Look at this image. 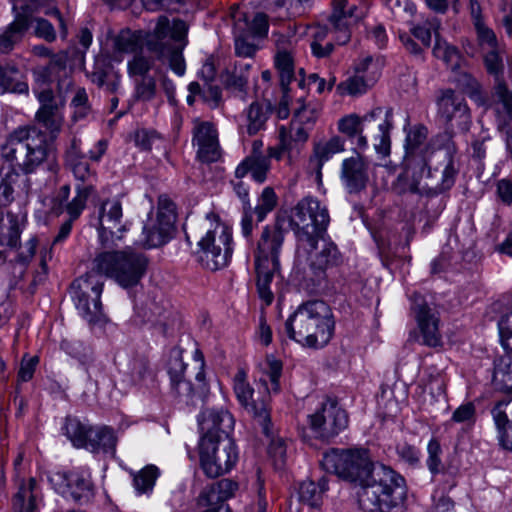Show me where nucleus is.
I'll list each match as a JSON object with an SVG mask.
<instances>
[{"instance_id": "nucleus-42", "label": "nucleus", "mask_w": 512, "mask_h": 512, "mask_svg": "<svg viewBox=\"0 0 512 512\" xmlns=\"http://www.w3.org/2000/svg\"><path fill=\"white\" fill-rule=\"evenodd\" d=\"M60 108L38 109L36 112V120L49 132L51 139H55L62 129L64 119Z\"/></svg>"}, {"instance_id": "nucleus-36", "label": "nucleus", "mask_w": 512, "mask_h": 512, "mask_svg": "<svg viewBox=\"0 0 512 512\" xmlns=\"http://www.w3.org/2000/svg\"><path fill=\"white\" fill-rule=\"evenodd\" d=\"M19 70L12 65H0V95L5 93H28L27 83L20 81Z\"/></svg>"}, {"instance_id": "nucleus-25", "label": "nucleus", "mask_w": 512, "mask_h": 512, "mask_svg": "<svg viewBox=\"0 0 512 512\" xmlns=\"http://www.w3.org/2000/svg\"><path fill=\"white\" fill-rule=\"evenodd\" d=\"M340 179L349 194H358L366 189L369 181V164L357 153L343 160Z\"/></svg>"}, {"instance_id": "nucleus-11", "label": "nucleus", "mask_w": 512, "mask_h": 512, "mask_svg": "<svg viewBox=\"0 0 512 512\" xmlns=\"http://www.w3.org/2000/svg\"><path fill=\"white\" fill-rule=\"evenodd\" d=\"M103 285L101 277L92 270L71 285V295L76 308L89 323H96L103 316L100 300Z\"/></svg>"}, {"instance_id": "nucleus-4", "label": "nucleus", "mask_w": 512, "mask_h": 512, "mask_svg": "<svg viewBox=\"0 0 512 512\" xmlns=\"http://www.w3.org/2000/svg\"><path fill=\"white\" fill-rule=\"evenodd\" d=\"M428 130L423 125L414 126L405 140L403 165L407 177H411L409 190L412 193L438 195L450 190L457 175L452 158L449 159L440 175L429 166L432 149L427 144Z\"/></svg>"}, {"instance_id": "nucleus-45", "label": "nucleus", "mask_w": 512, "mask_h": 512, "mask_svg": "<svg viewBox=\"0 0 512 512\" xmlns=\"http://www.w3.org/2000/svg\"><path fill=\"white\" fill-rule=\"evenodd\" d=\"M67 167L72 171L76 180L81 182L76 185L75 195H78V189L90 188L89 193H87L86 196L87 201L88 198L95 192V172L91 170L90 165L87 161L78 162Z\"/></svg>"}, {"instance_id": "nucleus-2", "label": "nucleus", "mask_w": 512, "mask_h": 512, "mask_svg": "<svg viewBox=\"0 0 512 512\" xmlns=\"http://www.w3.org/2000/svg\"><path fill=\"white\" fill-rule=\"evenodd\" d=\"M1 154L10 162L13 172H8L0 182V207L13 200V183L18 178L16 169L30 174L46 164L51 172L58 170L56 156L47 143L46 134L34 126L13 131L2 145Z\"/></svg>"}, {"instance_id": "nucleus-43", "label": "nucleus", "mask_w": 512, "mask_h": 512, "mask_svg": "<svg viewBox=\"0 0 512 512\" xmlns=\"http://www.w3.org/2000/svg\"><path fill=\"white\" fill-rule=\"evenodd\" d=\"M195 360L199 362L200 371L196 374L197 387H193V395L191 398L188 396H178L181 400H183L186 404L196 405L198 401L203 402L209 393L208 384L205 382V374L203 371L204 367V358L199 349L195 350Z\"/></svg>"}, {"instance_id": "nucleus-12", "label": "nucleus", "mask_w": 512, "mask_h": 512, "mask_svg": "<svg viewBox=\"0 0 512 512\" xmlns=\"http://www.w3.org/2000/svg\"><path fill=\"white\" fill-rule=\"evenodd\" d=\"M156 60H159L157 56L145 49L135 53L127 61V73L134 81V96L137 100L148 102L156 96Z\"/></svg>"}, {"instance_id": "nucleus-40", "label": "nucleus", "mask_w": 512, "mask_h": 512, "mask_svg": "<svg viewBox=\"0 0 512 512\" xmlns=\"http://www.w3.org/2000/svg\"><path fill=\"white\" fill-rule=\"evenodd\" d=\"M92 427L83 424L76 417L68 416L63 426L64 434L77 448H84L87 445Z\"/></svg>"}, {"instance_id": "nucleus-9", "label": "nucleus", "mask_w": 512, "mask_h": 512, "mask_svg": "<svg viewBox=\"0 0 512 512\" xmlns=\"http://www.w3.org/2000/svg\"><path fill=\"white\" fill-rule=\"evenodd\" d=\"M207 217H213L216 223L199 240L196 254L203 267L216 271L226 267L231 260L233 253L232 230L221 223L216 215L208 214Z\"/></svg>"}, {"instance_id": "nucleus-10", "label": "nucleus", "mask_w": 512, "mask_h": 512, "mask_svg": "<svg viewBox=\"0 0 512 512\" xmlns=\"http://www.w3.org/2000/svg\"><path fill=\"white\" fill-rule=\"evenodd\" d=\"M372 463L367 450L357 448H332L324 453L321 460V465L326 472L357 485Z\"/></svg>"}, {"instance_id": "nucleus-17", "label": "nucleus", "mask_w": 512, "mask_h": 512, "mask_svg": "<svg viewBox=\"0 0 512 512\" xmlns=\"http://www.w3.org/2000/svg\"><path fill=\"white\" fill-rule=\"evenodd\" d=\"M498 327L505 354L494 361L493 383L499 390L512 394V311L500 319Z\"/></svg>"}, {"instance_id": "nucleus-50", "label": "nucleus", "mask_w": 512, "mask_h": 512, "mask_svg": "<svg viewBox=\"0 0 512 512\" xmlns=\"http://www.w3.org/2000/svg\"><path fill=\"white\" fill-rule=\"evenodd\" d=\"M156 217L162 220V233L174 231L176 222L175 204L168 197H159Z\"/></svg>"}, {"instance_id": "nucleus-30", "label": "nucleus", "mask_w": 512, "mask_h": 512, "mask_svg": "<svg viewBox=\"0 0 512 512\" xmlns=\"http://www.w3.org/2000/svg\"><path fill=\"white\" fill-rule=\"evenodd\" d=\"M22 10V13H17L14 20L0 31V53L2 54L10 53L22 41L32 23L31 16L23 7Z\"/></svg>"}, {"instance_id": "nucleus-5", "label": "nucleus", "mask_w": 512, "mask_h": 512, "mask_svg": "<svg viewBox=\"0 0 512 512\" xmlns=\"http://www.w3.org/2000/svg\"><path fill=\"white\" fill-rule=\"evenodd\" d=\"M358 486L359 504L367 512H392L406 499L405 479L382 463L373 462Z\"/></svg>"}, {"instance_id": "nucleus-58", "label": "nucleus", "mask_w": 512, "mask_h": 512, "mask_svg": "<svg viewBox=\"0 0 512 512\" xmlns=\"http://www.w3.org/2000/svg\"><path fill=\"white\" fill-rule=\"evenodd\" d=\"M428 457L426 460L427 467L432 475L439 474L443 469L441 461L442 448L436 438H432L427 446Z\"/></svg>"}, {"instance_id": "nucleus-18", "label": "nucleus", "mask_w": 512, "mask_h": 512, "mask_svg": "<svg viewBox=\"0 0 512 512\" xmlns=\"http://www.w3.org/2000/svg\"><path fill=\"white\" fill-rule=\"evenodd\" d=\"M392 118V108L383 107H376L362 117L363 133L375 141L374 147L382 156H388L390 153Z\"/></svg>"}, {"instance_id": "nucleus-53", "label": "nucleus", "mask_w": 512, "mask_h": 512, "mask_svg": "<svg viewBox=\"0 0 512 512\" xmlns=\"http://www.w3.org/2000/svg\"><path fill=\"white\" fill-rule=\"evenodd\" d=\"M269 430L270 435L267 437L271 438V440L268 446V454L273 461L274 467L276 469H282L286 463L287 457L286 442L281 437H273L271 423L269 424Z\"/></svg>"}, {"instance_id": "nucleus-38", "label": "nucleus", "mask_w": 512, "mask_h": 512, "mask_svg": "<svg viewBox=\"0 0 512 512\" xmlns=\"http://www.w3.org/2000/svg\"><path fill=\"white\" fill-rule=\"evenodd\" d=\"M162 220L159 218H151L149 217L148 221L143 226V236L144 238L141 240L140 244L144 248H155L164 245L173 231H168L167 233H162Z\"/></svg>"}, {"instance_id": "nucleus-16", "label": "nucleus", "mask_w": 512, "mask_h": 512, "mask_svg": "<svg viewBox=\"0 0 512 512\" xmlns=\"http://www.w3.org/2000/svg\"><path fill=\"white\" fill-rule=\"evenodd\" d=\"M123 205L121 198L115 197L104 200L99 207L98 234L103 247L110 248L114 240H120L127 230L122 222Z\"/></svg>"}, {"instance_id": "nucleus-32", "label": "nucleus", "mask_w": 512, "mask_h": 512, "mask_svg": "<svg viewBox=\"0 0 512 512\" xmlns=\"http://www.w3.org/2000/svg\"><path fill=\"white\" fill-rule=\"evenodd\" d=\"M271 168V161L265 155L250 154L245 157L235 170V177L242 179L250 174L257 183H263L267 179V174Z\"/></svg>"}, {"instance_id": "nucleus-21", "label": "nucleus", "mask_w": 512, "mask_h": 512, "mask_svg": "<svg viewBox=\"0 0 512 512\" xmlns=\"http://www.w3.org/2000/svg\"><path fill=\"white\" fill-rule=\"evenodd\" d=\"M246 373L239 370L234 377V392L240 404L247 410L254 418L257 424L261 427L262 433L269 436L270 414L267 409V404L263 399L255 400L253 398V389L246 381Z\"/></svg>"}, {"instance_id": "nucleus-34", "label": "nucleus", "mask_w": 512, "mask_h": 512, "mask_svg": "<svg viewBox=\"0 0 512 512\" xmlns=\"http://www.w3.org/2000/svg\"><path fill=\"white\" fill-rule=\"evenodd\" d=\"M117 437L114 430L107 426L92 428L87 445L84 448L91 452H104L114 455L116 452Z\"/></svg>"}, {"instance_id": "nucleus-24", "label": "nucleus", "mask_w": 512, "mask_h": 512, "mask_svg": "<svg viewBox=\"0 0 512 512\" xmlns=\"http://www.w3.org/2000/svg\"><path fill=\"white\" fill-rule=\"evenodd\" d=\"M436 105L438 116L446 124L453 120L466 123L470 119V110L464 96L451 88L439 91Z\"/></svg>"}, {"instance_id": "nucleus-59", "label": "nucleus", "mask_w": 512, "mask_h": 512, "mask_svg": "<svg viewBox=\"0 0 512 512\" xmlns=\"http://www.w3.org/2000/svg\"><path fill=\"white\" fill-rule=\"evenodd\" d=\"M71 105L74 108V119H81L90 112V104L85 88H78L72 98Z\"/></svg>"}, {"instance_id": "nucleus-63", "label": "nucleus", "mask_w": 512, "mask_h": 512, "mask_svg": "<svg viewBox=\"0 0 512 512\" xmlns=\"http://www.w3.org/2000/svg\"><path fill=\"white\" fill-rule=\"evenodd\" d=\"M476 408L472 402L460 405L452 414L451 422L474 424Z\"/></svg>"}, {"instance_id": "nucleus-62", "label": "nucleus", "mask_w": 512, "mask_h": 512, "mask_svg": "<svg viewBox=\"0 0 512 512\" xmlns=\"http://www.w3.org/2000/svg\"><path fill=\"white\" fill-rule=\"evenodd\" d=\"M248 78V75L242 71V66H235L232 73H226L223 78V82L228 88L243 91L248 83Z\"/></svg>"}, {"instance_id": "nucleus-52", "label": "nucleus", "mask_w": 512, "mask_h": 512, "mask_svg": "<svg viewBox=\"0 0 512 512\" xmlns=\"http://www.w3.org/2000/svg\"><path fill=\"white\" fill-rule=\"evenodd\" d=\"M277 195L272 187H265L258 198V203L253 212L257 216V221L262 222L266 216L274 210L277 205Z\"/></svg>"}, {"instance_id": "nucleus-48", "label": "nucleus", "mask_w": 512, "mask_h": 512, "mask_svg": "<svg viewBox=\"0 0 512 512\" xmlns=\"http://www.w3.org/2000/svg\"><path fill=\"white\" fill-rule=\"evenodd\" d=\"M160 471L155 465H147L133 474V484L139 494L150 492L159 477Z\"/></svg>"}, {"instance_id": "nucleus-39", "label": "nucleus", "mask_w": 512, "mask_h": 512, "mask_svg": "<svg viewBox=\"0 0 512 512\" xmlns=\"http://www.w3.org/2000/svg\"><path fill=\"white\" fill-rule=\"evenodd\" d=\"M327 490L328 481L325 477L320 478L318 483L310 480L303 481L299 487V499L311 507H318Z\"/></svg>"}, {"instance_id": "nucleus-26", "label": "nucleus", "mask_w": 512, "mask_h": 512, "mask_svg": "<svg viewBox=\"0 0 512 512\" xmlns=\"http://www.w3.org/2000/svg\"><path fill=\"white\" fill-rule=\"evenodd\" d=\"M347 5V0L332 1V13L329 16V22L337 33L336 42L339 45H344L349 42L351 37L349 26L353 21H357L361 18V16L356 13L357 6L352 5L347 8Z\"/></svg>"}, {"instance_id": "nucleus-1", "label": "nucleus", "mask_w": 512, "mask_h": 512, "mask_svg": "<svg viewBox=\"0 0 512 512\" xmlns=\"http://www.w3.org/2000/svg\"><path fill=\"white\" fill-rule=\"evenodd\" d=\"M188 29L185 21L174 19L171 24L168 17L162 15L158 17L153 31L146 36L141 30H121L115 38V48L133 55L147 49L160 61H167L171 70L182 76L186 70L183 50L188 44Z\"/></svg>"}, {"instance_id": "nucleus-64", "label": "nucleus", "mask_w": 512, "mask_h": 512, "mask_svg": "<svg viewBox=\"0 0 512 512\" xmlns=\"http://www.w3.org/2000/svg\"><path fill=\"white\" fill-rule=\"evenodd\" d=\"M396 452L398 457L410 466H415L420 462V451L411 444L406 442L398 443L396 445Z\"/></svg>"}, {"instance_id": "nucleus-28", "label": "nucleus", "mask_w": 512, "mask_h": 512, "mask_svg": "<svg viewBox=\"0 0 512 512\" xmlns=\"http://www.w3.org/2000/svg\"><path fill=\"white\" fill-rule=\"evenodd\" d=\"M238 489V482L228 478L221 479L207 485L201 491L197 498V504L207 508L225 505L224 502L234 497Z\"/></svg>"}, {"instance_id": "nucleus-23", "label": "nucleus", "mask_w": 512, "mask_h": 512, "mask_svg": "<svg viewBox=\"0 0 512 512\" xmlns=\"http://www.w3.org/2000/svg\"><path fill=\"white\" fill-rule=\"evenodd\" d=\"M68 53L60 51L51 56L48 64L38 69V80L56 82L58 97H64L73 86V69L68 66Z\"/></svg>"}, {"instance_id": "nucleus-22", "label": "nucleus", "mask_w": 512, "mask_h": 512, "mask_svg": "<svg viewBox=\"0 0 512 512\" xmlns=\"http://www.w3.org/2000/svg\"><path fill=\"white\" fill-rule=\"evenodd\" d=\"M192 143L197 147V158L204 163L216 162L222 151L218 140V131L209 121L195 120L192 129Z\"/></svg>"}, {"instance_id": "nucleus-20", "label": "nucleus", "mask_w": 512, "mask_h": 512, "mask_svg": "<svg viewBox=\"0 0 512 512\" xmlns=\"http://www.w3.org/2000/svg\"><path fill=\"white\" fill-rule=\"evenodd\" d=\"M285 238L284 229L278 225L263 228L255 250V266L280 267L279 256Z\"/></svg>"}, {"instance_id": "nucleus-46", "label": "nucleus", "mask_w": 512, "mask_h": 512, "mask_svg": "<svg viewBox=\"0 0 512 512\" xmlns=\"http://www.w3.org/2000/svg\"><path fill=\"white\" fill-rule=\"evenodd\" d=\"M491 415L499 436L512 426V399L497 402L491 409Z\"/></svg>"}, {"instance_id": "nucleus-61", "label": "nucleus", "mask_w": 512, "mask_h": 512, "mask_svg": "<svg viewBox=\"0 0 512 512\" xmlns=\"http://www.w3.org/2000/svg\"><path fill=\"white\" fill-rule=\"evenodd\" d=\"M34 34L46 42L52 43L56 40L54 26L45 18L37 17L34 20Z\"/></svg>"}, {"instance_id": "nucleus-47", "label": "nucleus", "mask_w": 512, "mask_h": 512, "mask_svg": "<svg viewBox=\"0 0 512 512\" xmlns=\"http://www.w3.org/2000/svg\"><path fill=\"white\" fill-rule=\"evenodd\" d=\"M340 262V253L337 246L332 242L324 243L321 251L316 254L315 260L311 262V267L323 273L328 266L337 265Z\"/></svg>"}, {"instance_id": "nucleus-6", "label": "nucleus", "mask_w": 512, "mask_h": 512, "mask_svg": "<svg viewBox=\"0 0 512 512\" xmlns=\"http://www.w3.org/2000/svg\"><path fill=\"white\" fill-rule=\"evenodd\" d=\"M335 328L333 313L322 300H309L295 310L285 322L290 339L309 348H322L329 343Z\"/></svg>"}, {"instance_id": "nucleus-37", "label": "nucleus", "mask_w": 512, "mask_h": 512, "mask_svg": "<svg viewBox=\"0 0 512 512\" xmlns=\"http://www.w3.org/2000/svg\"><path fill=\"white\" fill-rule=\"evenodd\" d=\"M36 480L30 478L27 483H23L13 498V507L18 512H35L36 503Z\"/></svg>"}, {"instance_id": "nucleus-3", "label": "nucleus", "mask_w": 512, "mask_h": 512, "mask_svg": "<svg viewBox=\"0 0 512 512\" xmlns=\"http://www.w3.org/2000/svg\"><path fill=\"white\" fill-rule=\"evenodd\" d=\"M235 420L225 409H206L199 417L203 433L199 441L200 468L208 478L229 473L239 459L234 440L230 437Z\"/></svg>"}, {"instance_id": "nucleus-27", "label": "nucleus", "mask_w": 512, "mask_h": 512, "mask_svg": "<svg viewBox=\"0 0 512 512\" xmlns=\"http://www.w3.org/2000/svg\"><path fill=\"white\" fill-rule=\"evenodd\" d=\"M484 63L488 73L495 77L494 96L497 98L498 102L502 104L503 109L510 114L512 112V90L508 88L501 78L504 71V64L496 49H490V51L486 53Z\"/></svg>"}, {"instance_id": "nucleus-55", "label": "nucleus", "mask_w": 512, "mask_h": 512, "mask_svg": "<svg viewBox=\"0 0 512 512\" xmlns=\"http://www.w3.org/2000/svg\"><path fill=\"white\" fill-rule=\"evenodd\" d=\"M377 80V75L354 74L349 77L343 85L348 94L358 95L365 93Z\"/></svg>"}, {"instance_id": "nucleus-41", "label": "nucleus", "mask_w": 512, "mask_h": 512, "mask_svg": "<svg viewBox=\"0 0 512 512\" xmlns=\"http://www.w3.org/2000/svg\"><path fill=\"white\" fill-rule=\"evenodd\" d=\"M278 269L279 268L276 267L266 268V266H255V272L257 275V292L265 306L271 305L274 300V294L270 289V284L273 280L274 273Z\"/></svg>"}, {"instance_id": "nucleus-33", "label": "nucleus", "mask_w": 512, "mask_h": 512, "mask_svg": "<svg viewBox=\"0 0 512 512\" xmlns=\"http://www.w3.org/2000/svg\"><path fill=\"white\" fill-rule=\"evenodd\" d=\"M232 17L235 31L244 32L253 37H264L268 33V16L263 12L256 13L252 21H249L246 14L241 12H232Z\"/></svg>"}, {"instance_id": "nucleus-19", "label": "nucleus", "mask_w": 512, "mask_h": 512, "mask_svg": "<svg viewBox=\"0 0 512 512\" xmlns=\"http://www.w3.org/2000/svg\"><path fill=\"white\" fill-rule=\"evenodd\" d=\"M411 300V311L418 323L423 343L430 347L440 346L442 336L439 330V312L420 294H414Z\"/></svg>"}, {"instance_id": "nucleus-51", "label": "nucleus", "mask_w": 512, "mask_h": 512, "mask_svg": "<svg viewBox=\"0 0 512 512\" xmlns=\"http://www.w3.org/2000/svg\"><path fill=\"white\" fill-rule=\"evenodd\" d=\"M278 138L286 153L287 164L290 166L295 164L300 158L304 145L287 135L285 126L279 128Z\"/></svg>"}, {"instance_id": "nucleus-57", "label": "nucleus", "mask_w": 512, "mask_h": 512, "mask_svg": "<svg viewBox=\"0 0 512 512\" xmlns=\"http://www.w3.org/2000/svg\"><path fill=\"white\" fill-rule=\"evenodd\" d=\"M60 347L70 356L77 358L82 365H87L92 360L90 349L85 347L80 341L63 340Z\"/></svg>"}, {"instance_id": "nucleus-13", "label": "nucleus", "mask_w": 512, "mask_h": 512, "mask_svg": "<svg viewBox=\"0 0 512 512\" xmlns=\"http://www.w3.org/2000/svg\"><path fill=\"white\" fill-rule=\"evenodd\" d=\"M48 481L58 494L76 503L85 504L94 497V486L88 471H53L48 474Z\"/></svg>"}, {"instance_id": "nucleus-49", "label": "nucleus", "mask_w": 512, "mask_h": 512, "mask_svg": "<svg viewBox=\"0 0 512 512\" xmlns=\"http://www.w3.org/2000/svg\"><path fill=\"white\" fill-rule=\"evenodd\" d=\"M433 55L444 61L452 69L459 66V51L454 46H450L446 41L441 40L438 33H435Z\"/></svg>"}, {"instance_id": "nucleus-15", "label": "nucleus", "mask_w": 512, "mask_h": 512, "mask_svg": "<svg viewBox=\"0 0 512 512\" xmlns=\"http://www.w3.org/2000/svg\"><path fill=\"white\" fill-rule=\"evenodd\" d=\"M90 188L78 189V195L70 199V186L65 184L61 186L56 196L52 200V212L56 215L62 214L64 211L68 214V219L64 221L53 240V245L61 243L70 234L73 223L80 217L86 207V196Z\"/></svg>"}, {"instance_id": "nucleus-56", "label": "nucleus", "mask_w": 512, "mask_h": 512, "mask_svg": "<svg viewBox=\"0 0 512 512\" xmlns=\"http://www.w3.org/2000/svg\"><path fill=\"white\" fill-rule=\"evenodd\" d=\"M276 8L286 7L284 16L280 19L301 16L312 6V0H275Z\"/></svg>"}, {"instance_id": "nucleus-7", "label": "nucleus", "mask_w": 512, "mask_h": 512, "mask_svg": "<svg viewBox=\"0 0 512 512\" xmlns=\"http://www.w3.org/2000/svg\"><path fill=\"white\" fill-rule=\"evenodd\" d=\"M329 223L327 207L312 196L298 201L289 217V224L298 245L308 252L314 251L318 241L324 239Z\"/></svg>"}, {"instance_id": "nucleus-54", "label": "nucleus", "mask_w": 512, "mask_h": 512, "mask_svg": "<svg viewBox=\"0 0 512 512\" xmlns=\"http://www.w3.org/2000/svg\"><path fill=\"white\" fill-rule=\"evenodd\" d=\"M4 220L3 212H0V224ZM21 231L17 219L13 215H9V226L4 232L0 227V244L11 249L17 248L20 241Z\"/></svg>"}, {"instance_id": "nucleus-60", "label": "nucleus", "mask_w": 512, "mask_h": 512, "mask_svg": "<svg viewBox=\"0 0 512 512\" xmlns=\"http://www.w3.org/2000/svg\"><path fill=\"white\" fill-rule=\"evenodd\" d=\"M474 28H475V31H476V35H477V41H478V44L482 47V48H487V49H496L497 48V37L494 33V31L489 28L485 22H482V23H476V25H474Z\"/></svg>"}, {"instance_id": "nucleus-35", "label": "nucleus", "mask_w": 512, "mask_h": 512, "mask_svg": "<svg viewBox=\"0 0 512 512\" xmlns=\"http://www.w3.org/2000/svg\"><path fill=\"white\" fill-rule=\"evenodd\" d=\"M338 130L363 150L368 146L367 135L363 133L362 117L350 114L338 121Z\"/></svg>"}, {"instance_id": "nucleus-29", "label": "nucleus", "mask_w": 512, "mask_h": 512, "mask_svg": "<svg viewBox=\"0 0 512 512\" xmlns=\"http://www.w3.org/2000/svg\"><path fill=\"white\" fill-rule=\"evenodd\" d=\"M186 364L183 361V349L176 346L170 350L167 363V372L170 377L171 387L177 396L193 395V385L185 379Z\"/></svg>"}, {"instance_id": "nucleus-8", "label": "nucleus", "mask_w": 512, "mask_h": 512, "mask_svg": "<svg viewBox=\"0 0 512 512\" xmlns=\"http://www.w3.org/2000/svg\"><path fill=\"white\" fill-rule=\"evenodd\" d=\"M148 259L144 254L131 249L99 253L93 268L97 275L113 279L119 286L128 289L138 285L146 273Z\"/></svg>"}, {"instance_id": "nucleus-14", "label": "nucleus", "mask_w": 512, "mask_h": 512, "mask_svg": "<svg viewBox=\"0 0 512 512\" xmlns=\"http://www.w3.org/2000/svg\"><path fill=\"white\" fill-rule=\"evenodd\" d=\"M309 427L315 438L330 441L348 427V415L335 401H326L314 414L308 416Z\"/></svg>"}, {"instance_id": "nucleus-31", "label": "nucleus", "mask_w": 512, "mask_h": 512, "mask_svg": "<svg viewBox=\"0 0 512 512\" xmlns=\"http://www.w3.org/2000/svg\"><path fill=\"white\" fill-rule=\"evenodd\" d=\"M344 151V141L339 136H333L329 140L314 145L313 154L309 159V167L316 174L318 182L322 179V168L335 154Z\"/></svg>"}, {"instance_id": "nucleus-44", "label": "nucleus", "mask_w": 512, "mask_h": 512, "mask_svg": "<svg viewBox=\"0 0 512 512\" xmlns=\"http://www.w3.org/2000/svg\"><path fill=\"white\" fill-rule=\"evenodd\" d=\"M268 115V108L264 107V105L258 102L251 103L246 113L247 133L253 136L264 129Z\"/></svg>"}]
</instances>
